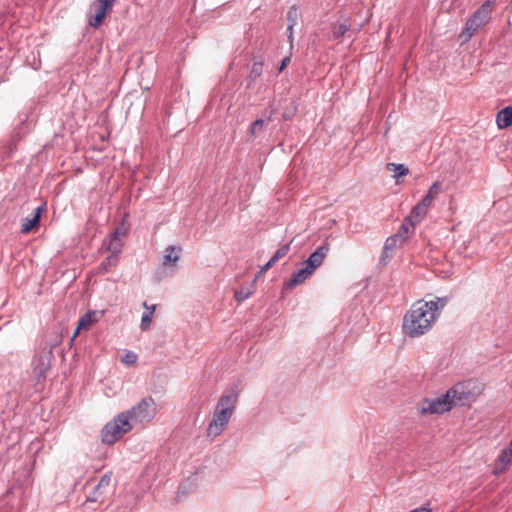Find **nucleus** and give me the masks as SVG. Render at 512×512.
<instances>
[{
    "mask_svg": "<svg viewBox=\"0 0 512 512\" xmlns=\"http://www.w3.org/2000/svg\"><path fill=\"white\" fill-rule=\"evenodd\" d=\"M155 309H156V305H152V311H146L142 315L141 324H140V328L142 331H146L149 329Z\"/></svg>",
    "mask_w": 512,
    "mask_h": 512,
    "instance_id": "bb28decb",
    "label": "nucleus"
},
{
    "mask_svg": "<svg viewBox=\"0 0 512 512\" xmlns=\"http://www.w3.org/2000/svg\"><path fill=\"white\" fill-rule=\"evenodd\" d=\"M116 0H95L90 5L88 23L93 28L102 25L105 17L111 13Z\"/></svg>",
    "mask_w": 512,
    "mask_h": 512,
    "instance_id": "0eeeda50",
    "label": "nucleus"
},
{
    "mask_svg": "<svg viewBox=\"0 0 512 512\" xmlns=\"http://www.w3.org/2000/svg\"><path fill=\"white\" fill-rule=\"evenodd\" d=\"M252 294V291L248 290V289H240V290H237L235 291V299L238 301V302H242L246 299H248Z\"/></svg>",
    "mask_w": 512,
    "mask_h": 512,
    "instance_id": "7c9ffc66",
    "label": "nucleus"
},
{
    "mask_svg": "<svg viewBox=\"0 0 512 512\" xmlns=\"http://www.w3.org/2000/svg\"><path fill=\"white\" fill-rule=\"evenodd\" d=\"M275 263L272 262V260L270 259L264 266H262L260 268V271L258 273V275L256 276L255 280L262 274H264L268 269H270L272 266H274Z\"/></svg>",
    "mask_w": 512,
    "mask_h": 512,
    "instance_id": "473e14b6",
    "label": "nucleus"
},
{
    "mask_svg": "<svg viewBox=\"0 0 512 512\" xmlns=\"http://www.w3.org/2000/svg\"><path fill=\"white\" fill-rule=\"evenodd\" d=\"M231 416L232 415L225 412V410H215L213 418L207 428V435L213 438L219 436L225 430Z\"/></svg>",
    "mask_w": 512,
    "mask_h": 512,
    "instance_id": "1a4fd4ad",
    "label": "nucleus"
},
{
    "mask_svg": "<svg viewBox=\"0 0 512 512\" xmlns=\"http://www.w3.org/2000/svg\"><path fill=\"white\" fill-rule=\"evenodd\" d=\"M398 237H399V235H395L394 237L388 238L386 240L384 249L387 250V249L391 248L396 243Z\"/></svg>",
    "mask_w": 512,
    "mask_h": 512,
    "instance_id": "72a5a7b5",
    "label": "nucleus"
},
{
    "mask_svg": "<svg viewBox=\"0 0 512 512\" xmlns=\"http://www.w3.org/2000/svg\"><path fill=\"white\" fill-rule=\"evenodd\" d=\"M440 192L441 183L439 181H436L430 186L427 194L423 197L421 202L424 203L429 208H431L433 205V201L437 198Z\"/></svg>",
    "mask_w": 512,
    "mask_h": 512,
    "instance_id": "aec40b11",
    "label": "nucleus"
},
{
    "mask_svg": "<svg viewBox=\"0 0 512 512\" xmlns=\"http://www.w3.org/2000/svg\"><path fill=\"white\" fill-rule=\"evenodd\" d=\"M133 428L127 413L121 412L113 420L108 422L101 432L102 441L112 445Z\"/></svg>",
    "mask_w": 512,
    "mask_h": 512,
    "instance_id": "f03ea898",
    "label": "nucleus"
},
{
    "mask_svg": "<svg viewBox=\"0 0 512 512\" xmlns=\"http://www.w3.org/2000/svg\"><path fill=\"white\" fill-rule=\"evenodd\" d=\"M289 62H290V58L289 57H285L282 60L281 65H280L278 71L282 72L286 68V66L289 64Z\"/></svg>",
    "mask_w": 512,
    "mask_h": 512,
    "instance_id": "f704fd0d",
    "label": "nucleus"
},
{
    "mask_svg": "<svg viewBox=\"0 0 512 512\" xmlns=\"http://www.w3.org/2000/svg\"><path fill=\"white\" fill-rule=\"evenodd\" d=\"M138 356L133 351H126L121 357V362L127 366L133 365L136 363Z\"/></svg>",
    "mask_w": 512,
    "mask_h": 512,
    "instance_id": "c85d7f7f",
    "label": "nucleus"
},
{
    "mask_svg": "<svg viewBox=\"0 0 512 512\" xmlns=\"http://www.w3.org/2000/svg\"><path fill=\"white\" fill-rule=\"evenodd\" d=\"M289 250H290V243L281 246L275 252V254L272 256V258H271L272 262H274V263L278 262L281 258H283L284 256H286L288 254Z\"/></svg>",
    "mask_w": 512,
    "mask_h": 512,
    "instance_id": "cd10ccee",
    "label": "nucleus"
},
{
    "mask_svg": "<svg viewBox=\"0 0 512 512\" xmlns=\"http://www.w3.org/2000/svg\"><path fill=\"white\" fill-rule=\"evenodd\" d=\"M429 207L426 206L421 201L412 209L410 215L406 218V221H409L410 226L414 227L418 223L422 221V219L427 215L429 211Z\"/></svg>",
    "mask_w": 512,
    "mask_h": 512,
    "instance_id": "dca6fc26",
    "label": "nucleus"
},
{
    "mask_svg": "<svg viewBox=\"0 0 512 512\" xmlns=\"http://www.w3.org/2000/svg\"><path fill=\"white\" fill-rule=\"evenodd\" d=\"M103 246H105L107 251L112 255H116L118 257L122 251L123 241L120 238L110 236L107 240L103 241Z\"/></svg>",
    "mask_w": 512,
    "mask_h": 512,
    "instance_id": "412c9836",
    "label": "nucleus"
},
{
    "mask_svg": "<svg viewBox=\"0 0 512 512\" xmlns=\"http://www.w3.org/2000/svg\"><path fill=\"white\" fill-rule=\"evenodd\" d=\"M287 20H288V31H289V38H292V31L293 27L296 25L298 20V9L295 6H292L288 13H287Z\"/></svg>",
    "mask_w": 512,
    "mask_h": 512,
    "instance_id": "393cba45",
    "label": "nucleus"
},
{
    "mask_svg": "<svg viewBox=\"0 0 512 512\" xmlns=\"http://www.w3.org/2000/svg\"><path fill=\"white\" fill-rule=\"evenodd\" d=\"M410 512H431V510L429 508H426V507H420V508H417V509H414Z\"/></svg>",
    "mask_w": 512,
    "mask_h": 512,
    "instance_id": "e433bc0d",
    "label": "nucleus"
},
{
    "mask_svg": "<svg viewBox=\"0 0 512 512\" xmlns=\"http://www.w3.org/2000/svg\"><path fill=\"white\" fill-rule=\"evenodd\" d=\"M181 248L176 246H169L165 249V254L163 258V265L169 266L174 265L178 262L180 258Z\"/></svg>",
    "mask_w": 512,
    "mask_h": 512,
    "instance_id": "6ab92c4d",
    "label": "nucleus"
},
{
    "mask_svg": "<svg viewBox=\"0 0 512 512\" xmlns=\"http://www.w3.org/2000/svg\"><path fill=\"white\" fill-rule=\"evenodd\" d=\"M330 250V244L328 241H325L320 247H318L310 256L309 258L303 262L302 265L307 266L310 270L313 272L316 271L317 268H319L325 258L327 257Z\"/></svg>",
    "mask_w": 512,
    "mask_h": 512,
    "instance_id": "9b49d317",
    "label": "nucleus"
},
{
    "mask_svg": "<svg viewBox=\"0 0 512 512\" xmlns=\"http://www.w3.org/2000/svg\"><path fill=\"white\" fill-rule=\"evenodd\" d=\"M447 303L448 297H437L430 301H416L403 318V333L411 338L426 334L439 318Z\"/></svg>",
    "mask_w": 512,
    "mask_h": 512,
    "instance_id": "f257e3e1",
    "label": "nucleus"
},
{
    "mask_svg": "<svg viewBox=\"0 0 512 512\" xmlns=\"http://www.w3.org/2000/svg\"><path fill=\"white\" fill-rule=\"evenodd\" d=\"M53 354L51 350L41 351L34 360L33 373L38 382L46 378V373L51 367Z\"/></svg>",
    "mask_w": 512,
    "mask_h": 512,
    "instance_id": "6e6552de",
    "label": "nucleus"
},
{
    "mask_svg": "<svg viewBox=\"0 0 512 512\" xmlns=\"http://www.w3.org/2000/svg\"><path fill=\"white\" fill-rule=\"evenodd\" d=\"M263 72V64L261 62H255L251 68V77H259Z\"/></svg>",
    "mask_w": 512,
    "mask_h": 512,
    "instance_id": "2f4dec72",
    "label": "nucleus"
},
{
    "mask_svg": "<svg viewBox=\"0 0 512 512\" xmlns=\"http://www.w3.org/2000/svg\"><path fill=\"white\" fill-rule=\"evenodd\" d=\"M112 473L104 474L99 483L95 486L93 492L88 496L87 502H103L105 494L111 483Z\"/></svg>",
    "mask_w": 512,
    "mask_h": 512,
    "instance_id": "f8f14e48",
    "label": "nucleus"
},
{
    "mask_svg": "<svg viewBox=\"0 0 512 512\" xmlns=\"http://www.w3.org/2000/svg\"><path fill=\"white\" fill-rule=\"evenodd\" d=\"M265 127V121L263 119H257L254 121L249 129V135L252 139L257 137L260 133L263 132Z\"/></svg>",
    "mask_w": 512,
    "mask_h": 512,
    "instance_id": "a878e982",
    "label": "nucleus"
},
{
    "mask_svg": "<svg viewBox=\"0 0 512 512\" xmlns=\"http://www.w3.org/2000/svg\"><path fill=\"white\" fill-rule=\"evenodd\" d=\"M314 272L310 270L307 266L303 265L301 269L297 272L293 273L288 281L284 283V290L293 289L298 285L303 284L307 279H309Z\"/></svg>",
    "mask_w": 512,
    "mask_h": 512,
    "instance_id": "4468645a",
    "label": "nucleus"
},
{
    "mask_svg": "<svg viewBox=\"0 0 512 512\" xmlns=\"http://www.w3.org/2000/svg\"><path fill=\"white\" fill-rule=\"evenodd\" d=\"M509 446H511V447H512V438H511V441H510V443H509Z\"/></svg>",
    "mask_w": 512,
    "mask_h": 512,
    "instance_id": "58836bf2",
    "label": "nucleus"
},
{
    "mask_svg": "<svg viewBox=\"0 0 512 512\" xmlns=\"http://www.w3.org/2000/svg\"><path fill=\"white\" fill-rule=\"evenodd\" d=\"M44 210V206L37 207L35 209V214L32 218H25L21 225V232L24 234L29 233L34 227H36L39 223L41 213Z\"/></svg>",
    "mask_w": 512,
    "mask_h": 512,
    "instance_id": "a211bd4d",
    "label": "nucleus"
},
{
    "mask_svg": "<svg viewBox=\"0 0 512 512\" xmlns=\"http://www.w3.org/2000/svg\"><path fill=\"white\" fill-rule=\"evenodd\" d=\"M388 171L393 173V178L399 179L400 177H404L408 175L409 169L404 164H396V163H388L386 165Z\"/></svg>",
    "mask_w": 512,
    "mask_h": 512,
    "instance_id": "4be33fe9",
    "label": "nucleus"
},
{
    "mask_svg": "<svg viewBox=\"0 0 512 512\" xmlns=\"http://www.w3.org/2000/svg\"><path fill=\"white\" fill-rule=\"evenodd\" d=\"M239 398V391L236 387L230 388L227 392H225L218 400L217 406L215 410L227 412L228 414H233L237 402Z\"/></svg>",
    "mask_w": 512,
    "mask_h": 512,
    "instance_id": "9d476101",
    "label": "nucleus"
},
{
    "mask_svg": "<svg viewBox=\"0 0 512 512\" xmlns=\"http://www.w3.org/2000/svg\"><path fill=\"white\" fill-rule=\"evenodd\" d=\"M104 315V311H89L85 313L78 322L77 328L72 336V340L77 337L81 330H88L94 325L96 322L100 320V318Z\"/></svg>",
    "mask_w": 512,
    "mask_h": 512,
    "instance_id": "ddd939ff",
    "label": "nucleus"
},
{
    "mask_svg": "<svg viewBox=\"0 0 512 512\" xmlns=\"http://www.w3.org/2000/svg\"><path fill=\"white\" fill-rule=\"evenodd\" d=\"M128 229V226L123 221L110 236L122 239L126 236Z\"/></svg>",
    "mask_w": 512,
    "mask_h": 512,
    "instance_id": "c756f323",
    "label": "nucleus"
},
{
    "mask_svg": "<svg viewBox=\"0 0 512 512\" xmlns=\"http://www.w3.org/2000/svg\"><path fill=\"white\" fill-rule=\"evenodd\" d=\"M496 124L499 129L512 126V106H507L497 113Z\"/></svg>",
    "mask_w": 512,
    "mask_h": 512,
    "instance_id": "f3484780",
    "label": "nucleus"
},
{
    "mask_svg": "<svg viewBox=\"0 0 512 512\" xmlns=\"http://www.w3.org/2000/svg\"><path fill=\"white\" fill-rule=\"evenodd\" d=\"M118 264V257L110 254L98 267V273L105 274Z\"/></svg>",
    "mask_w": 512,
    "mask_h": 512,
    "instance_id": "b1692460",
    "label": "nucleus"
},
{
    "mask_svg": "<svg viewBox=\"0 0 512 512\" xmlns=\"http://www.w3.org/2000/svg\"><path fill=\"white\" fill-rule=\"evenodd\" d=\"M481 387L476 381H465L455 384L446 392V397L452 401V407L465 405L476 399L480 394Z\"/></svg>",
    "mask_w": 512,
    "mask_h": 512,
    "instance_id": "20e7f679",
    "label": "nucleus"
},
{
    "mask_svg": "<svg viewBox=\"0 0 512 512\" xmlns=\"http://www.w3.org/2000/svg\"><path fill=\"white\" fill-rule=\"evenodd\" d=\"M123 413L128 414L130 422H150L157 414L156 402L152 397H145L131 409Z\"/></svg>",
    "mask_w": 512,
    "mask_h": 512,
    "instance_id": "39448f33",
    "label": "nucleus"
},
{
    "mask_svg": "<svg viewBox=\"0 0 512 512\" xmlns=\"http://www.w3.org/2000/svg\"><path fill=\"white\" fill-rule=\"evenodd\" d=\"M350 29V24L347 20L337 22L332 27V37L339 39L343 37Z\"/></svg>",
    "mask_w": 512,
    "mask_h": 512,
    "instance_id": "5701e85b",
    "label": "nucleus"
},
{
    "mask_svg": "<svg viewBox=\"0 0 512 512\" xmlns=\"http://www.w3.org/2000/svg\"><path fill=\"white\" fill-rule=\"evenodd\" d=\"M512 464V447L504 449L497 458L494 466V473L500 474L504 472Z\"/></svg>",
    "mask_w": 512,
    "mask_h": 512,
    "instance_id": "2eb2a0df",
    "label": "nucleus"
},
{
    "mask_svg": "<svg viewBox=\"0 0 512 512\" xmlns=\"http://www.w3.org/2000/svg\"><path fill=\"white\" fill-rule=\"evenodd\" d=\"M143 306L146 308V310H147V311H152V305H151V306H149V305L147 304V302H144V303H143Z\"/></svg>",
    "mask_w": 512,
    "mask_h": 512,
    "instance_id": "4c0bfd02",
    "label": "nucleus"
},
{
    "mask_svg": "<svg viewBox=\"0 0 512 512\" xmlns=\"http://www.w3.org/2000/svg\"><path fill=\"white\" fill-rule=\"evenodd\" d=\"M492 10L493 2L487 0L475 11L472 17L466 22V25L460 34V38L463 43L469 41L479 29L484 27L490 21Z\"/></svg>",
    "mask_w": 512,
    "mask_h": 512,
    "instance_id": "7ed1b4c3",
    "label": "nucleus"
},
{
    "mask_svg": "<svg viewBox=\"0 0 512 512\" xmlns=\"http://www.w3.org/2000/svg\"><path fill=\"white\" fill-rule=\"evenodd\" d=\"M409 225H410L409 221L405 220L404 223L402 224L400 230L404 231L405 233H408Z\"/></svg>",
    "mask_w": 512,
    "mask_h": 512,
    "instance_id": "c9c22d12",
    "label": "nucleus"
},
{
    "mask_svg": "<svg viewBox=\"0 0 512 512\" xmlns=\"http://www.w3.org/2000/svg\"><path fill=\"white\" fill-rule=\"evenodd\" d=\"M452 408V401L446 397V393L437 398L423 399L416 406L417 413L421 416L443 414Z\"/></svg>",
    "mask_w": 512,
    "mask_h": 512,
    "instance_id": "423d86ee",
    "label": "nucleus"
}]
</instances>
